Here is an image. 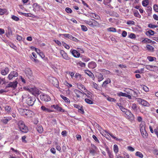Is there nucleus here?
<instances>
[{
    "mask_svg": "<svg viewBox=\"0 0 158 158\" xmlns=\"http://www.w3.org/2000/svg\"><path fill=\"white\" fill-rule=\"evenodd\" d=\"M18 125L20 131L23 133H27L28 131V128L22 120L19 121L18 123Z\"/></svg>",
    "mask_w": 158,
    "mask_h": 158,
    "instance_id": "1",
    "label": "nucleus"
},
{
    "mask_svg": "<svg viewBox=\"0 0 158 158\" xmlns=\"http://www.w3.org/2000/svg\"><path fill=\"white\" fill-rule=\"evenodd\" d=\"M85 23L92 27H99L100 24L95 19H89L86 21Z\"/></svg>",
    "mask_w": 158,
    "mask_h": 158,
    "instance_id": "2",
    "label": "nucleus"
},
{
    "mask_svg": "<svg viewBox=\"0 0 158 158\" xmlns=\"http://www.w3.org/2000/svg\"><path fill=\"white\" fill-rule=\"evenodd\" d=\"M73 95L77 98H81L84 96V92H82L79 90L75 89L73 92Z\"/></svg>",
    "mask_w": 158,
    "mask_h": 158,
    "instance_id": "3",
    "label": "nucleus"
},
{
    "mask_svg": "<svg viewBox=\"0 0 158 158\" xmlns=\"http://www.w3.org/2000/svg\"><path fill=\"white\" fill-rule=\"evenodd\" d=\"M18 84V82L16 81H15L13 82H10L6 86V88L10 87L15 89L17 87Z\"/></svg>",
    "mask_w": 158,
    "mask_h": 158,
    "instance_id": "4",
    "label": "nucleus"
},
{
    "mask_svg": "<svg viewBox=\"0 0 158 158\" xmlns=\"http://www.w3.org/2000/svg\"><path fill=\"white\" fill-rule=\"evenodd\" d=\"M50 81L53 85L57 88L59 87V82L58 80L55 77H52L50 78Z\"/></svg>",
    "mask_w": 158,
    "mask_h": 158,
    "instance_id": "5",
    "label": "nucleus"
},
{
    "mask_svg": "<svg viewBox=\"0 0 158 158\" xmlns=\"http://www.w3.org/2000/svg\"><path fill=\"white\" fill-rule=\"evenodd\" d=\"M140 132L143 137L146 136L147 133L146 131L144 125L142 123H141L140 125Z\"/></svg>",
    "mask_w": 158,
    "mask_h": 158,
    "instance_id": "6",
    "label": "nucleus"
},
{
    "mask_svg": "<svg viewBox=\"0 0 158 158\" xmlns=\"http://www.w3.org/2000/svg\"><path fill=\"white\" fill-rule=\"evenodd\" d=\"M25 73L29 79L31 80L33 79L32 71L29 68H27L26 69Z\"/></svg>",
    "mask_w": 158,
    "mask_h": 158,
    "instance_id": "7",
    "label": "nucleus"
},
{
    "mask_svg": "<svg viewBox=\"0 0 158 158\" xmlns=\"http://www.w3.org/2000/svg\"><path fill=\"white\" fill-rule=\"evenodd\" d=\"M18 76V73L15 71H11L9 74L8 78L9 80H11L14 77H17Z\"/></svg>",
    "mask_w": 158,
    "mask_h": 158,
    "instance_id": "8",
    "label": "nucleus"
},
{
    "mask_svg": "<svg viewBox=\"0 0 158 158\" xmlns=\"http://www.w3.org/2000/svg\"><path fill=\"white\" fill-rule=\"evenodd\" d=\"M27 90L29 92H31L33 94L37 95V96L40 94L39 92L38 89L35 88L28 89Z\"/></svg>",
    "mask_w": 158,
    "mask_h": 158,
    "instance_id": "9",
    "label": "nucleus"
},
{
    "mask_svg": "<svg viewBox=\"0 0 158 158\" xmlns=\"http://www.w3.org/2000/svg\"><path fill=\"white\" fill-rule=\"evenodd\" d=\"M145 68L151 71H155L158 70V67L157 66L150 65H146Z\"/></svg>",
    "mask_w": 158,
    "mask_h": 158,
    "instance_id": "10",
    "label": "nucleus"
},
{
    "mask_svg": "<svg viewBox=\"0 0 158 158\" xmlns=\"http://www.w3.org/2000/svg\"><path fill=\"white\" fill-rule=\"evenodd\" d=\"M125 116L127 119L131 120H132L134 118L133 115L129 110L127 111L125 114Z\"/></svg>",
    "mask_w": 158,
    "mask_h": 158,
    "instance_id": "11",
    "label": "nucleus"
},
{
    "mask_svg": "<svg viewBox=\"0 0 158 158\" xmlns=\"http://www.w3.org/2000/svg\"><path fill=\"white\" fill-rule=\"evenodd\" d=\"M97 149L98 148L94 144H91L89 153L93 155H94L96 153Z\"/></svg>",
    "mask_w": 158,
    "mask_h": 158,
    "instance_id": "12",
    "label": "nucleus"
},
{
    "mask_svg": "<svg viewBox=\"0 0 158 158\" xmlns=\"http://www.w3.org/2000/svg\"><path fill=\"white\" fill-rule=\"evenodd\" d=\"M33 10L35 12H38L40 11L41 6H40L37 3H35L33 4Z\"/></svg>",
    "mask_w": 158,
    "mask_h": 158,
    "instance_id": "13",
    "label": "nucleus"
},
{
    "mask_svg": "<svg viewBox=\"0 0 158 158\" xmlns=\"http://www.w3.org/2000/svg\"><path fill=\"white\" fill-rule=\"evenodd\" d=\"M76 85L77 88L83 92H84L85 90V91H86V89L82 84L77 83V84Z\"/></svg>",
    "mask_w": 158,
    "mask_h": 158,
    "instance_id": "14",
    "label": "nucleus"
},
{
    "mask_svg": "<svg viewBox=\"0 0 158 158\" xmlns=\"http://www.w3.org/2000/svg\"><path fill=\"white\" fill-rule=\"evenodd\" d=\"M71 52L75 57L79 58L80 56V53L76 50L72 49L71 50Z\"/></svg>",
    "mask_w": 158,
    "mask_h": 158,
    "instance_id": "15",
    "label": "nucleus"
},
{
    "mask_svg": "<svg viewBox=\"0 0 158 158\" xmlns=\"http://www.w3.org/2000/svg\"><path fill=\"white\" fill-rule=\"evenodd\" d=\"M60 53L63 58L64 59L68 60L70 59V58L69 57L67 54L64 50H61Z\"/></svg>",
    "mask_w": 158,
    "mask_h": 158,
    "instance_id": "16",
    "label": "nucleus"
},
{
    "mask_svg": "<svg viewBox=\"0 0 158 158\" xmlns=\"http://www.w3.org/2000/svg\"><path fill=\"white\" fill-rule=\"evenodd\" d=\"M84 92V95L86 96L88 98H89V99H92V96H93V94L92 93L90 92L87 89L86 91L85 90Z\"/></svg>",
    "mask_w": 158,
    "mask_h": 158,
    "instance_id": "17",
    "label": "nucleus"
},
{
    "mask_svg": "<svg viewBox=\"0 0 158 158\" xmlns=\"http://www.w3.org/2000/svg\"><path fill=\"white\" fill-rule=\"evenodd\" d=\"M85 73L87 74L93 80L95 79V77L94 74L92 72L88 70H85Z\"/></svg>",
    "mask_w": 158,
    "mask_h": 158,
    "instance_id": "18",
    "label": "nucleus"
},
{
    "mask_svg": "<svg viewBox=\"0 0 158 158\" xmlns=\"http://www.w3.org/2000/svg\"><path fill=\"white\" fill-rule=\"evenodd\" d=\"M96 63L94 61H91L88 64V67L89 69H94L97 67Z\"/></svg>",
    "mask_w": 158,
    "mask_h": 158,
    "instance_id": "19",
    "label": "nucleus"
},
{
    "mask_svg": "<svg viewBox=\"0 0 158 158\" xmlns=\"http://www.w3.org/2000/svg\"><path fill=\"white\" fill-rule=\"evenodd\" d=\"M90 16L95 19L98 20H101V18L100 16L96 14L95 13H90Z\"/></svg>",
    "mask_w": 158,
    "mask_h": 158,
    "instance_id": "20",
    "label": "nucleus"
},
{
    "mask_svg": "<svg viewBox=\"0 0 158 158\" xmlns=\"http://www.w3.org/2000/svg\"><path fill=\"white\" fill-rule=\"evenodd\" d=\"M140 101H138L139 103H140L142 105L146 106H150V104L147 101L144 99H140Z\"/></svg>",
    "mask_w": 158,
    "mask_h": 158,
    "instance_id": "21",
    "label": "nucleus"
},
{
    "mask_svg": "<svg viewBox=\"0 0 158 158\" xmlns=\"http://www.w3.org/2000/svg\"><path fill=\"white\" fill-rule=\"evenodd\" d=\"M117 95L119 96H123L128 98L129 99L131 98V96L127 94L123 93L122 92H120L117 94Z\"/></svg>",
    "mask_w": 158,
    "mask_h": 158,
    "instance_id": "22",
    "label": "nucleus"
},
{
    "mask_svg": "<svg viewBox=\"0 0 158 158\" xmlns=\"http://www.w3.org/2000/svg\"><path fill=\"white\" fill-rule=\"evenodd\" d=\"M11 117H4L1 120V122L4 124H6L8 122L11 120Z\"/></svg>",
    "mask_w": 158,
    "mask_h": 158,
    "instance_id": "23",
    "label": "nucleus"
},
{
    "mask_svg": "<svg viewBox=\"0 0 158 158\" xmlns=\"http://www.w3.org/2000/svg\"><path fill=\"white\" fill-rule=\"evenodd\" d=\"M133 15L135 17L139 18H141V15H140L137 10L135 9L133 10Z\"/></svg>",
    "mask_w": 158,
    "mask_h": 158,
    "instance_id": "24",
    "label": "nucleus"
},
{
    "mask_svg": "<svg viewBox=\"0 0 158 158\" xmlns=\"http://www.w3.org/2000/svg\"><path fill=\"white\" fill-rule=\"evenodd\" d=\"M35 101V99H26V102L28 105L32 106Z\"/></svg>",
    "mask_w": 158,
    "mask_h": 158,
    "instance_id": "25",
    "label": "nucleus"
},
{
    "mask_svg": "<svg viewBox=\"0 0 158 158\" xmlns=\"http://www.w3.org/2000/svg\"><path fill=\"white\" fill-rule=\"evenodd\" d=\"M9 71V68L8 67H6L4 69L1 70V73L2 75H5L8 74Z\"/></svg>",
    "mask_w": 158,
    "mask_h": 158,
    "instance_id": "26",
    "label": "nucleus"
},
{
    "mask_svg": "<svg viewBox=\"0 0 158 158\" xmlns=\"http://www.w3.org/2000/svg\"><path fill=\"white\" fill-rule=\"evenodd\" d=\"M106 150L109 156V158H114L112 152L110 151L108 147L106 148Z\"/></svg>",
    "mask_w": 158,
    "mask_h": 158,
    "instance_id": "27",
    "label": "nucleus"
},
{
    "mask_svg": "<svg viewBox=\"0 0 158 158\" xmlns=\"http://www.w3.org/2000/svg\"><path fill=\"white\" fill-rule=\"evenodd\" d=\"M117 105L119 106L120 109L123 112L125 113L126 114V112L127 111H128V110H127L124 107H123L122 106H121V104L120 103H117Z\"/></svg>",
    "mask_w": 158,
    "mask_h": 158,
    "instance_id": "28",
    "label": "nucleus"
},
{
    "mask_svg": "<svg viewBox=\"0 0 158 158\" xmlns=\"http://www.w3.org/2000/svg\"><path fill=\"white\" fill-rule=\"evenodd\" d=\"M40 99H50L49 96L43 93H40Z\"/></svg>",
    "mask_w": 158,
    "mask_h": 158,
    "instance_id": "29",
    "label": "nucleus"
},
{
    "mask_svg": "<svg viewBox=\"0 0 158 158\" xmlns=\"http://www.w3.org/2000/svg\"><path fill=\"white\" fill-rule=\"evenodd\" d=\"M148 15L150 16L152 13V8L151 6H148L145 9Z\"/></svg>",
    "mask_w": 158,
    "mask_h": 158,
    "instance_id": "30",
    "label": "nucleus"
},
{
    "mask_svg": "<svg viewBox=\"0 0 158 158\" xmlns=\"http://www.w3.org/2000/svg\"><path fill=\"white\" fill-rule=\"evenodd\" d=\"M41 110L45 112L46 113H50L52 112L53 111L52 110L46 108L44 106H42L41 107Z\"/></svg>",
    "mask_w": 158,
    "mask_h": 158,
    "instance_id": "31",
    "label": "nucleus"
},
{
    "mask_svg": "<svg viewBox=\"0 0 158 158\" xmlns=\"http://www.w3.org/2000/svg\"><path fill=\"white\" fill-rule=\"evenodd\" d=\"M26 110V109H23L22 108H19L18 110V111L20 114L22 115L25 116V112Z\"/></svg>",
    "mask_w": 158,
    "mask_h": 158,
    "instance_id": "32",
    "label": "nucleus"
},
{
    "mask_svg": "<svg viewBox=\"0 0 158 158\" xmlns=\"http://www.w3.org/2000/svg\"><path fill=\"white\" fill-rule=\"evenodd\" d=\"M82 60L85 62H87L90 60V59L85 56H80Z\"/></svg>",
    "mask_w": 158,
    "mask_h": 158,
    "instance_id": "33",
    "label": "nucleus"
},
{
    "mask_svg": "<svg viewBox=\"0 0 158 158\" xmlns=\"http://www.w3.org/2000/svg\"><path fill=\"white\" fill-rule=\"evenodd\" d=\"M6 36L9 38L11 35H12V32L10 28L8 29V31L7 32H6Z\"/></svg>",
    "mask_w": 158,
    "mask_h": 158,
    "instance_id": "34",
    "label": "nucleus"
},
{
    "mask_svg": "<svg viewBox=\"0 0 158 158\" xmlns=\"http://www.w3.org/2000/svg\"><path fill=\"white\" fill-rule=\"evenodd\" d=\"M36 129L37 131L40 133H42L43 131V127L41 125H38Z\"/></svg>",
    "mask_w": 158,
    "mask_h": 158,
    "instance_id": "35",
    "label": "nucleus"
},
{
    "mask_svg": "<svg viewBox=\"0 0 158 158\" xmlns=\"http://www.w3.org/2000/svg\"><path fill=\"white\" fill-rule=\"evenodd\" d=\"M56 111L62 112H64V110L61 107H60L58 105H56Z\"/></svg>",
    "mask_w": 158,
    "mask_h": 158,
    "instance_id": "36",
    "label": "nucleus"
},
{
    "mask_svg": "<svg viewBox=\"0 0 158 158\" xmlns=\"http://www.w3.org/2000/svg\"><path fill=\"white\" fill-rule=\"evenodd\" d=\"M75 77L78 80H81L82 78H83V77H82L81 75L78 73H76L75 74Z\"/></svg>",
    "mask_w": 158,
    "mask_h": 158,
    "instance_id": "37",
    "label": "nucleus"
},
{
    "mask_svg": "<svg viewBox=\"0 0 158 158\" xmlns=\"http://www.w3.org/2000/svg\"><path fill=\"white\" fill-rule=\"evenodd\" d=\"M25 112V116H29L30 115L32 114L33 112L31 110L26 109Z\"/></svg>",
    "mask_w": 158,
    "mask_h": 158,
    "instance_id": "38",
    "label": "nucleus"
},
{
    "mask_svg": "<svg viewBox=\"0 0 158 158\" xmlns=\"http://www.w3.org/2000/svg\"><path fill=\"white\" fill-rule=\"evenodd\" d=\"M105 132L107 134V135H110L113 139H115L116 140H118V139L116 137H115L112 133H111L110 132H108L107 131H105Z\"/></svg>",
    "mask_w": 158,
    "mask_h": 158,
    "instance_id": "39",
    "label": "nucleus"
},
{
    "mask_svg": "<svg viewBox=\"0 0 158 158\" xmlns=\"http://www.w3.org/2000/svg\"><path fill=\"white\" fill-rule=\"evenodd\" d=\"M154 34L155 32L151 30L148 31L146 32V35H153Z\"/></svg>",
    "mask_w": 158,
    "mask_h": 158,
    "instance_id": "40",
    "label": "nucleus"
},
{
    "mask_svg": "<svg viewBox=\"0 0 158 158\" xmlns=\"http://www.w3.org/2000/svg\"><path fill=\"white\" fill-rule=\"evenodd\" d=\"M5 111L7 113H9L11 112V109L10 106H6L5 107Z\"/></svg>",
    "mask_w": 158,
    "mask_h": 158,
    "instance_id": "41",
    "label": "nucleus"
},
{
    "mask_svg": "<svg viewBox=\"0 0 158 158\" xmlns=\"http://www.w3.org/2000/svg\"><path fill=\"white\" fill-rule=\"evenodd\" d=\"M148 4V0H144L142 2V5L143 6L146 7Z\"/></svg>",
    "mask_w": 158,
    "mask_h": 158,
    "instance_id": "42",
    "label": "nucleus"
},
{
    "mask_svg": "<svg viewBox=\"0 0 158 158\" xmlns=\"http://www.w3.org/2000/svg\"><path fill=\"white\" fill-rule=\"evenodd\" d=\"M147 49L150 52H153L154 51V48L150 45H147Z\"/></svg>",
    "mask_w": 158,
    "mask_h": 158,
    "instance_id": "43",
    "label": "nucleus"
},
{
    "mask_svg": "<svg viewBox=\"0 0 158 158\" xmlns=\"http://www.w3.org/2000/svg\"><path fill=\"white\" fill-rule=\"evenodd\" d=\"M107 31H108L114 32H116L117 31L116 29L114 27L108 28L107 29Z\"/></svg>",
    "mask_w": 158,
    "mask_h": 158,
    "instance_id": "44",
    "label": "nucleus"
},
{
    "mask_svg": "<svg viewBox=\"0 0 158 158\" xmlns=\"http://www.w3.org/2000/svg\"><path fill=\"white\" fill-rule=\"evenodd\" d=\"M7 9L5 8H0V15H2L5 14L7 12Z\"/></svg>",
    "mask_w": 158,
    "mask_h": 158,
    "instance_id": "45",
    "label": "nucleus"
},
{
    "mask_svg": "<svg viewBox=\"0 0 158 158\" xmlns=\"http://www.w3.org/2000/svg\"><path fill=\"white\" fill-rule=\"evenodd\" d=\"M98 81L100 82L103 79L102 75L101 73H99L98 75Z\"/></svg>",
    "mask_w": 158,
    "mask_h": 158,
    "instance_id": "46",
    "label": "nucleus"
},
{
    "mask_svg": "<svg viewBox=\"0 0 158 158\" xmlns=\"http://www.w3.org/2000/svg\"><path fill=\"white\" fill-rule=\"evenodd\" d=\"M152 41V40H150V39H149L148 38H145L142 41V42H143L144 43H151Z\"/></svg>",
    "mask_w": 158,
    "mask_h": 158,
    "instance_id": "47",
    "label": "nucleus"
},
{
    "mask_svg": "<svg viewBox=\"0 0 158 158\" xmlns=\"http://www.w3.org/2000/svg\"><path fill=\"white\" fill-rule=\"evenodd\" d=\"M114 151L115 153H117L118 152V146L115 144L114 146Z\"/></svg>",
    "mask_w": 158,
    "mask_h": 158,
    "instance_id": "48",
    "label": "nucleus"
},
{
    "mask_svg": "<svg viewBox=\"0 0 158 158\" xmlns=\"http://www.w3.org/2000/svg\"><path fill=\"white\" fill-rule=\"evenodd\" d=\"M147 59L149 61H153L155 60L156 59V58L154 57H152L151 56H148L147 57Z\"/></svg>",
    "mask_w": 158,
    "mask_h": 158,
    "instance_id": "49",
    "label": "nucleus"
},
{
    "mask_svg": "<svg viewBox=\"0 0 158 158\" xmlns=\"http://www.w3.org/2000/svg\"><path fill=\"white\" fill-rule=\"evenodd\" d=\"M93 99H85V102L87 103L90 104H94Z\"/></svg>",
    "mask_w": 158,
    "mask_h": 158,
    "instance_id": "50",
    "label": "nucleus"
},
{
    "mask_svg": "<svg viewBox=\"0 0 158 158\" xmlns=\"http://www.w3.org/2000/svg\"><path fill=\"white\" fill-rule=\"evenodd\" d=\"M135 155L136 156L141 158H142L143 157V155L141 152H136Z\"/></svg>",
    "mask_w": 158,
    "mask_h": 158,
    "instance_id": "51",
    "label": "nucleus"
},
{
    "mask_svg": "<svg viewBox=\"0 0 158 158\" xmlns=\"http://www.w3.org/2000/svg\"><path fill=\"white\" fill-rule=\"evenodd\" d=\"M63 35L66 38H67L68 39L71 40L72 35L69 34H63Z\"/></svg>",
    "mask_w": 158,
    "mask_h": 158,
    "instance_id": "52",
    "label": "nucleus"
},
{
    "mask_svg": "<svg viewBox=\"0 0 158 158\" xmlns=\"http://www.w3.org/2000/svg\"><path fill=\"white\" fill-rule=\"evenodd\" d=\"M21 14L26 17H33L32 14L30 13H22Z\"/></svg>",
    "mask_w": 158,
    "mask_h": 158,
    "instance_id": "53",
    "label": "nucleus"
},
{
    "mask_svg": "<svg viewBox=\"0 0 158 158\" xmlns=\"http://www.w3.org/2000/svg\"><path fill=\"white\" fill-rule=\"evenodd\" d=\"M77 64L79 65L81 67H85L86 66L85 64L81 61H79L77 63Z\"/></svg>",
    "mask_w": 158,
    "mask_h": 158,
    "instance_id": "54",
    "label": "nucleus"
},
{
    "mask_svg": "<svg viewBox=\"0 0 158 158\" xmlns=\"http://www.w3.org/2000/svg\"><path fill=\"white\" fill-rule=\"evenodd\" d=\"M158 26L157 25H155L152 24H149L148 25V27L151 28H154L157 27Z\"/></svg>",
    "mask_w": 158,
    "mask_h": 158,
    "instance_id": "55",
    "label": "nucleus"
},
{
    "mask_svg": "<svg viewBox=\"0 0 158 158\" xmlns=\"http://www.w3.org/2000/svg\"><path fill=\"white\" fill-rule=\"evenodd\" d=\"M78 111L82 114H84L85 112L82 106H81V107L78 110Z\"/></svg>",
    "mask_w": 158,
    "mask_h": 158,
    "instance_id": "56",
    "label": "nucleus"
},
{
    "mask_svg": "<svg viewBox=\"0 0 158 158\" xmlns=\"http://www.w3.org/2000/svg\"><path fill=\"white\" fill-rule=\"evenodd\" d=\"M64 85H65L66 86L68 87V88H71V87H72V84L69 83L66 81H65L64 82Z\"/></svg>",
    "mask_w": 158,
    "mask_h": 158,
    "instance_id": "57",
    "label": "nucleus"
},
{
    "mask_svg": "<svg viewBox=\"0 0 158 158\" xmlns=\"http://www.w3.org/2000/svg\"><path fill=\"white\" fill-rule=\"evenodd\" d=\"M126 23L127 25H135V23L134 21L131 20H129L126 22Z\"/></svg>",
    "mask_w": 158,
    "mask_h": 158,
    "instance_id": "58",
    "label": "nucleus"
},
{
    "mask_svg": "<svg viewBox=\"0 0 158 158\" xmlns=\"http://www.w3.org/2000/svg\"><path fill=\"white\" fill-rule=\"evenodd\" d=\"M62 44L66 49H69L70 48V47L64 42H62Z\"/></svg>",
    "mask_w": 158,
    "mask_h": 158,
    "instance_id": "59",
    "label": "nucleus"
},
{
    "mask_svg": "<svg viewBox=\"0 0 158 158\" xmlns=\"http://www.w3.org/2000/svg\"><path fill=\"white\" fill-rule=\"evenodd\" d=\"M6 83L5 78H0V85H1L5 84Z\"/></svg>",
    "mask_w": 158,
    "mask_h": 158,
    "instance_id": "60",
    "label": "nucleus"
},
{
    "mask_svg": "<svg viewBox=\"0 0 158 158\" xmlns=\"http://www.w3.org/2000/svg\"><path fill=\"white\" fill-rule=\"evenodd\" d=\"M110 82V79H108V80L105 81L103 83L102 85L103 86H106V85Z\"/></svg>",
    "mask_w": 158,
    "mask_h": 158,
    "instance_id": "61",
    "label": "nucleus"
},
{
    "mask_svg": "<svg viewBox=\"0 0 158 158\" xmlns=\"http://www.w3.org/2000/svg\"><path fill=\"white\" fill-rule=\"evenodd\" d=\"M65 10L68 13H71L72 12V10L69 7H66Z\"/></svg>",
    "mask_w": 158,
    "mask_h": 158,
    "instance_id": "62",
    "label": "nucleus"
},
{
    "mask_svg": "<svg viewBox=\"0 0 158 158\" xmlns=\"http://www.w3.org/2000/svg\"><path fill=\"white\" fill-rule=\"evenodd\" d=\"M81 30L83 31H86L88 30V29L86 26L84 25H81Z\"/></svg>",
    "mask_w": 158,
    "mask_h": 158,
    "instance_id": "63",
    "label": "nucleus"
},
{
    "mask_svg": "<svg viewBox=\"0 0 158 158\" xmlns=\"http://www.w3.org/2000/svg\"><path fill=\"white\" fill-rule=\"evenodd\" d=\"M153 9L156 12H158V5L156 4L154 5L153 6Z\"/></svg>",
    "mask_w": 158,
    "mask_h": 158,
    "instance_id": "64",
    "label": "nucleus"
}]
</instances>
